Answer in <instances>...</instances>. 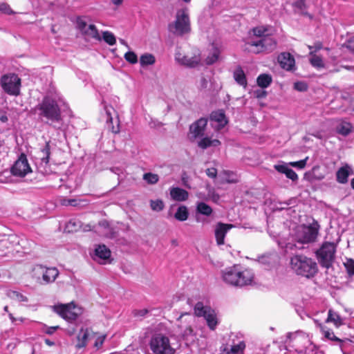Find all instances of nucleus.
<instances>
[{"instance_id": "obj_1", "label": "nucleus", "mask_w": 354, "mask_h": 354, "mask_svg": "<svg viewBox=\"0 0 354 354\" xmlns=\"http://www.w3.org/2000/svg\"><path fill=\"white\" fill-rule=\"evenodd\" d=\"M37 110L40 119L53 126L55 129H61L63 125V118L58 102L50 97L46 96L37 104Z\"/></svg>"}, {"instance_id": "obj_2", "label": "nucleus", "mask_w": 354, "mask_h": 354, "mask_svg": "<svg viewBox=\"0 0 354 354\" xmlns=\"http://www.w3.org/2000/svg\"><path fill=\"white\" fill-rule=\"evenodd\" d=\"M223 280L233 286L242 287L252 283L254 273L251 270H240L238 266L225 268L222 272Z\"/></svg>"}, {"instance_id": "obj_3", "label": "nucleus", "mask_w": 354, "mask_h": 354, "mask_svg": "<svg viewBox=\"0 0 354 354\" xmlns=\"http://www.w3.org/2000/svg\"><path fill=\"white\" fill-rule=\"evenodd\" d=\"M290 267L298 275L310 278L315 275L318 268L317 263L303 254H295L290 258Z\"/></svg>"}, {"instance_id": "obj_4", "label": "nucleus", "mask_w": 354, "mask_h": 354, "mask_svg": "<svg viewBox=\"0 0 354 354\" xmlns=\"http://www.w3.org/2000/svg\"><path fill=\"white\" fill-rule=\"evenodd\" d=\"M190 29L188 10L184 8L178 10L175 21L169 25V31L181 36L189 32Z\"/></svg>"}, {"instance_id": "obj_5", "label": "nucleus", "mask_w": 354, "mask_h": 354, "mask_svg": "<svg viewBox=\"0 0 354 354\" xmlns=\"http://www.w3.org/2000/svg\"><path fill=\"white\" fill-rule=\"evenodd\" d=\"M149 346L153 354L175 353V349L171 347L169 337L162 333H156L152 335Z\"/></svg>"}, {"instance_id": "obj_6", "label": "nucleus", "mask_w": 354, "mask_h": 354, "mask_svg": "<svg viewBox=\"0 0 354 354\" xmlns=\"http://www.w3.org/2000/svg\"><path fill=\"white\" fill-rule=\"evenodd\" d=\"M245 45L248 46L250 52L258 54L273 51L277 47V41L270 34L257 40L248 41Z\"/></svg>"}, {"instance_id": "obj_7", "label": "nucleus", "mask_w": 354, "mask_h": 354, "mask_svg": "<svg viewBox=\"0 0 354 354\" xmlns=\"http://www.w3.org/2000/svg\"><path fill=\"white\" fill-rule=\"evenodd\" d=\"M55 313L68 322H72L77 319L82 313V309L73 302L63 304H58L52 306Z\"/></svg>"}, {"instance_id": "obj_8", "label": "nucleus", "mask_w": 354, "mask_h": 354, "mask_svg": "<svg viewBox=\"0 0 354 354\" xmlns=\"http://www.w3.org/2000/svg\"><path fill=\"white\" fill-rule=\"evenodd\" d=\"M319 225L314 223L312 225H300L295 234V240L299 244L314 242L317 236Z\"/></svg>"}, {"instance_id": "obj_9", "label": "nucleus", "mask_w": 354, "mask_h": 354, "mask_svg": "<svg viewBox=\"0 0 354 354\" xmlns=\"http://www.w3.org/2000/svg\"><path fill=\"white\" fill-rule=\"evenodd\" d=\"M1 86L3 90L10 95L17 96L20 93L21 81L15 73L4 75L1 78Z\"/></svg>"}, {"instance_id": "obj_10", "label": "nucleus", "mask_w": 354, "mask_h": 354, "mask_svg": "<svg viewBox=\"0 0 354 354\" xmlns=\"http://www.w3.org/2000/svg\"><path fill=\"white\" fill-rule=\"evenodd\" d=\"M336 245L331 242H325L317 252L319 261L322 266L329 268L335 259Z\"/></svg>"}, {"instance_id": "obj_11", "label": "nucleus", "mask_w": 354, "mask_h": 354, "mask_svg": "<svg viewBox=\"0 0 354 354\" xmlns=\"http://www.w3.org/2000/svg\"><path fill=\"white\" fill-rule=\"evenodd\" d=\"M58 270L55 267H46L41 264L35 265L32 269L33 277L37 280L41 278L45 284L53 283L59 275Z\"/></svg>"}, {"instance_id": "obj_12", "label": "nucleus", "mask_w": 354, "mask_h": 354, "mask_svg": "<svg viewBox=\"0 0 354 354\" xmlns=\"http://www.w3.org/2000/svg\"><path fill=\"white\" fill-rule=\"evenodd\" d=\"M77 28L84 36L97 41L102 40L97 27L94 24L88 25L81 17L77 19Z\"/></svg>"}, {"instance_id": "obj_13", "label": "nucleus", "mask_w": 354, "mask_h": 354, "mask_svg": "<svg viewBox=\"0 0 354 354\" xmlns=\"http://www.w3.org/2000/svg\"><path fill=\"white\" fill-rule=\"evenodd\" d=\"M31 171L26 156L24 154L21 155L11 168L12 174L19 177H24Z\"/></svg>"}, {"instance_id": "obj_14", "label": "nucleus", "mask_w": 354, "mask_h": 354, "mask_svg": "<svg viewBox=\"0 0 354 354\" xmlns=\"http://www.w3.org/2000/svg\"><path fill=\"white\" fill-rule=\"evenodd\" d=\"M233 225L218 222L214 227V236L218 245L225 243V237L227 232L233 227Z\"/></svg>"}, {"instance_id": "obj_15", "label": "nucleus", "mask_w": 354, "mask_h": 354, "mask_svg": "<svg viewBox=\"0 0 354 354\" xmlns=\"http://www.w3.org/2000/svg\"><path fill=\"white\" fill-rule=\"evenodd\" d=\"M175 59L181 65L193 68L199 64L201 57L199 55H194V56L184 55L178 51L175 54Z\"/></svg>"}, {"instance_id": "obj_16", "label": "nucleus", "mask_w": 354, "mask_h": 354, "mask_svg": "<svg viewBox=\"0 0 354 354\" xmlns=\"http://www.w3.org/2000/svg\"><path fill=\"white\" fill-rule=\"evenodd\" d=\"M288 337L290 340L288 345L292 344V346H295V349L298 353H303L305 348L304 346H300L299 344L303 342H308L307 337L301 333H289Z\"/></svg>"}, {"instance_id": "obj_17", "label": "nucleus", "mask_w": 354, "mask_h": 354, "mask_svg": "<svg viewBox=\"0 0 354 354\" xmlns=\"http://www.w3.org/2000/svg\"><path fill=\"white\" fill-rule=\"evenodd\" d=\"M207 124V120L200 118L189 127V131L194 138L201 137L204 135L205 129Z\"/></svg>"}, {"instance_id": "obj_18", "label": "nucleus", "mask_w": 354, "mask_h": 354, "mask_svg": "<svg viewBox=\"0 0 354 354\" xmlns=\"http://www.w3.org/2000/svg\"><path fill=\"white\" fill-rule=\"evenodd\" d=\"M221 52V46L218 43H212L205 62L207 65L214 64L218 60Z\"/></svg>"}, {"instance_id": "obj_19", "label": "nucleus", "mask_w": 354, "mask_h": 354, "mask_svg": "<svg viewBox=\"0 0 354 354\" xmlns=\"http://www.w3.org/2000/svg\"><path fill=\"white\" fill-rule=\"evenodd\" d=\"M280 66L287 70L291 71L295 66V59L289 53H282L278 57Z\"/></svg>"}, {"instance_id": "obj_20", "label": "nucleus", "mask_w": 354, "mask_h": 354, "mask_svg": "<svg viewBox=\"0 0 354 354\" xmlns=\"http://www.w3.org/2000/svg\"><path fill=\"white\" fill-rule=\"evenodd\" d=\"M188 305L194 307V315L198 317H203L207 311L212 309L209 306H205L202 301H198L195 304L192 299L189 298L187 301Z\"/></svg>"}, {"instance_id": "obj_21", "label": "nucleus", "mask_w": 354, "mask_h": 354, "mask_svg": "<svg viewBox=\"0 0 354 354\" xmlns=\"http://www.w3.org/2000/svg\"><path fill=\"white\" fill-rule=\"evenodd\" d=\"M353 171L352 167L348 164H345L341 167L336 173L337 181L342 184H345L348 182V177L353 174Z\"/></svg>"}, {"instance_id": "obj_22", "label": "nucleus", "mask_w": 354, "mask_h": 354, "mask_svg": "<svg viewBox=\"0 0 354 354\" xmlns=\"http://www.w3.org/2000/svg\"><path fill=\"white\" fill-rule=\"evenodd\" d=\"M111 257V251L104 245H99L95 250V260H98L100 263H104L105 261Z\"/></svg>"}, {"instance_id": "obj_23", "label": "nucleus", "mask_w": 354, "mask_h": 354, "mask_svg": "<svg viewBox=\"0 0 354 354\" xmlns=\"http://www.w3.org/2000/svg\"><path fill=\"white\" fill-rule=\"evenodd\" d=\"M274 167L277 171L286 174V177L292 181H297L298 180L297 174L294 170L289 168L287 164L275 165Z\"/></svg>"}, {"instance_id": "obj_24", "label": "nucleus", "mask_w": 354, "mask_h": 354, "mask_svg": "<svg viewBox=\"0 0 354 354\" xmlns=\"http://www.w3.org/2000/svg\"><path fill=\"white\" fill-rule=\"evenodd\" d=\"M171 197L176 201H185L188 198V192L180 187H173L170 190Z\"/></svg>"}, {"instance_id": "obj_25", "label": "nucleus", "mask_w": 354, "mask_h": 354, "mask_svg": "<svg viewBox=\"0 0 354 354\" xmlns=\"http://www.w3.org/2000/svg\"><path fill=\"white\" fill-rule=\"evenodd\" d=\"M203 317L206 320L209 329L214 330L218 324V319L214 310L210 309Z\"/></svg>"}, {"instance_id": "obj_26", "label": "nucleus", "mask_w": 354, "mask_h": 354, "mask_svg": "<svg viewBox=\"0 0 354 354\" xmlns=\"http://www.w3.org/2000/svg\"><path fill=\"white\" fill-rule=\"evenodd\" d=\"M89 335L90 331L88 329L82 328L77 337L78 342L76 344V347L77 348L85 347Z\"/></svg>"}, {"instance_id": "obj_27", "label": "nucleus", "mask_w": 354, "mask_h": 354, "mask_svg": "<svg viewBox=\"0 0 354 354\" xmlns=\"http://www.w3.org/2000/svg\"><path fill=\"white\" fill-rule=\"evenodd\" d=\"M326 322L333 323L335 326L339 327L343 324V319L337 312L329 309Z\"/></svg>"}, {"instance_id": "obj_28", "label": "nucleus", "mask_w": 354, "mask_h": 354, "mask_svg": "<svg viewBox=\"0 0 354 354\" xmlns=\"http://www.w3.org/2000/svg\"><path fill=\"white\" fill-rule=\"evenodd\" d=\"M352 129L351 124L346 121H342L336 127L337 132L344 136H346L351 133Z\"/></svg>"}, {"instance_id": "obj_29", "label": "nucleus", "mask_w": 354, "mask_h": 354, "mask_svg": "<svg viewBox=\"0 0 354 354\" xmlns=\"http://www.w3.org/2000/svg\"><path fill=\"white\" fill-rule=\"evenodd\" d=\"M252 32L257 38H259V39L270 35V27L265 26L255 27L252 28Z\"/></svg>"}, {"instance_id": "obj_30", "label": "nucleus", "mask_w": 354, "mask_h": 354, "mask_svg": "<svg viewBox=\"0 0 354 354\" xmlns=\"http://www.w3.org/2000/svg\"><path fill=\"white\" fill-rule=\"evenodd\" d=\"M234 78L235 81L241 86H243L244 87L247 85V80L245 77V75L243 72V71L239 68L236 69L234 72Z\"/></svg>"}, {"instance_id": "obj_31", "label": "nucleus", "mask_w": 354, "mask_h": 354, "mask_svg": "<svg viewBox=\"0 0 354 354\" xmlns=\"http://www.w3.org/2000/svg\"><path fill=\"white\" fill-rule=\"evenodd\" d=\"M220 144L221 142L218 140H212L209 138H204L198 142V145L199 147L205 149L211 146H218Z\"/></svg>"}, {"instance_id": "obj_32", "label": "nucleus", "mask_w": 354, "mask_h": 354, "mask_svg": "<svg viewBox=\"0 0 354 354\" xmlns=\"http://www.w3.org/2000/svg\"><path fill=\"white\" fill-rule=\"evenodd\" d=\"M210 118L212 120L217 122L221 127H224L227 123L224 113L220 111L212 112Z\"/></svg>"}, {"instance_id": "obj_33", "label": "nucleus", "mask_w": 354, "mask_h": 354, "mask_svg": "<svg viewBox=\"0 0 354 354\" xmlns=\"http://www.w3.org/2000/svg\"><path fill=\"white\" fill-rule=\"evenodd\" d=\"M257 82L261 88H267L272 82V77L268 74H261L257 77Z\"/></svg>"}, {"instance_id": "obj_34", "label": "nucleus", "mask_w": 354, "mask_h": 354, "mask_svg": "<svg viewBox=\"0 0 354 354\" xmlns=\"http://www.w3.org/2000/svg\"><path fill=\"white\" fill-rule=\"evenodd\" d=\"M156 62L155 57L150 53H145L140 56V64L142 66L153 65Z\"/></svg>"}, {"instance_id": "obj_35", "label": "nucleus", "mask_w": 354, "mask_h": 354, "mask_svg": "<svg viewBox=\"0 0 354 354\" xmlns=\"http://www.w3.org/2000/svg\"><path fill=\"white\" fill-rule=\"evenodd\" d=\"M189 213L185 206H180L178 208L174 214L176 219L180 221H185L188 218Z\"/></svg>"}, {"instance_id": "obj_36", "label": "nucleus", "mask_w": 354, "mask_h": 354, "mask_svg": "<svg viewBox=\"0 0 354 354\" xmlns=\"http://www.w3.org/2000/svg\"><path fill=\"white\" fill-rule=\"evenodd\" d=\"M7 296L11 299L16 300L19 302L28 301V298L26 296L15 290H8L7 292Z\"/></svg>"}, {"instance_id": "obj_37", "label": "nucleus", "mask_w": 354, "mask_h": 354, "mask_svg": "<svg viewBox=\"0 0 354 354\" xmlns=\"http://www.w3.org/2000/svg\"><path fill=\"white\" fill-rule=\"evenodd\" d=\"M41 160L42 162L48 164L50 158V145L49 142H46L43 148L41 149Z\"/></svg>"}, {"instance_id": "obj_38", "label": "nucleus", "mask_w": 354, "mask_h": 354, "mask_svg": "<svg viewBox=\"0 0 354 354\" xmlns=\"http://www.w3.org/2000/svg\"><path fill=\"white\" fill-rule=\"evenodd\" d=\"M197 212L203 215L209 216L212 213V209L205 203L201 202L197 205Z\"/></svg>"}, {"instance_id": "obj_39", "label": "nucleus", "mask_w": 354, "mask_h": 354, "mask_svg": "<svg viewBox=\"0 0 354 354\" xmlns=\"http://www.w3.org/2000/svg\"><path fill=\"white\" fill-rule=\"evenodd\" d=\"M245 348V344L243 341L239 342L238 344L232 345L227 354H243Z\"/></svg>"}, {"instance_id": "obj_40", "label": "nucleus", "mask_w": 354, "mask_h": 354, "mask_svg": "<svg viewBox=\"0 0 354 354\" xmlns=\"http://www.w3.org/2000/svg\"><path fill=\"white\" fill-rule=\"evenodd\" d=\"M294 6L298 9L302 15H307L311 17L310 15L306 12L307 9L306 1L305 0H297L294 3Z\"/></svg>"}, {"instance_id": "obj_41", "label": "nucleus", "mask_w": 354, "mask_h": 354, "mask_svg": "<svg viewBox=\"0 0 354 354\" xmlns=\"http://www.w3.org/2000/svg\"><path fill=\"white\" fill-rule=\"evenodd\" d=\"M102 39L109 45L113 46L116 43L115 37L109 31H104L102 32Z\"/></svg>"}, {"instance_id": "obj_42", "label": "nucleus", "mask_w": 354, "mask_h": 354, "mask_svg": "<svg viewBox=\"0 0 354 354\" xmlns=\"http://www.w3.org/2000/svg\"><path fill=\"white\" fill-rule=\"evenodd\" d=\"M180 328L182 330V335L185 339H188L189 337H193L194 336V332L192 326L189 325L183 326V325H180Z\"/></svg>"}, {"instance_id": "obj_43", "label": "nucleus", "mask_w": 354, "mask_h": 354, "mask_svg": "<svg viewBox=\"0 0 354 354\" xmlns=\"http://www.w3.org/2000/svg\"><path fill=\"white\" fill-rule=\"evenodd\" d=\"M150 207L153 211L160 212L164 209L165 205L163 201L160 199L151 200Z\"/></svg>"}, {"instance_id": "obj_44", "label": "nucleus", "mask_w": 354, "mask_h": 354, "mask_svg": "<svg viewBox=\"0 0 354 354\" xmlns=\"http://www.w3.org/2000/svg\"><path fill=\"white\" fill-rule=\"evenodd\" d=\"M80 222L75 219H72L66 224V229L68 232H76L80 227Z\"/></svg>"}, {"instance_id": "obj_45", "label": "nucleus", "mask_w": 354, "mask_h": 354, "mask_svg": "<svg viewBox=\"0 0 354 354\" xmlns=\"http://www.w3.org/2000/svg\"><path fill=\"white\" fill-rule=\"evenodd\" d=\"M143 179L149 184H156L158 180L159 176L157 174L152 173H146L143 176Z\"/></svg>"}, {"instance_id": "obj_46", "label": "nucleus", "mask_w": 354, "mask_h": 354, "mask_svg": "<svg viewBox=\"0 0 354 354\" xmlns=\"http://www.w3.org/2000/svg\"><path fill=\"white\" fill-rule=\"evenodd\" d=\"M310 62L315 68H319L324 67V62L322 59L316 55H313L311 56L310 59Z\"/></svg>"}, {"instance_id": "obj_47", "label": "nucleus", "mask_w": 354, "mask_h": 354, "mask_svg": "<svg viewBox=\"0 0 354 354\" xmlns=\"http://www.w3.org/2000/svg\"><path fill=\"white\" fill-rule=\"evenodd\" d=\"M124 59L130 64H134L138 62V57L133 51H128L124 54Z\"/></svg>"}, {"instance_id": "obj_48", "label": "nucleus", "mask_w": 354, "mask_h": 354, "mask_svg": "<svg viewBox=\"0 0 354 354\" xmlns=\"http://www.w3.org/2000/svg\"><path fill=\"white\" fill-rule=\"evenodd\" d=\"M223 175L225 180L228 183H234L238 181L236 176L233 172L225 171Z\"/></svg>"}, {"instance_id": "obj_49", "label": "nucleus", "mask_w": 354, "mask_h": 354, "mask_svg": "<svg viewBox=\"0 0 354 354\" xmlns=\"http://www.w3.org/2000/svg\"><path fill=\"white\" fill-rule=\"evenodd\" d=\"M348 274L351 276L354 275V260L349 259L344 263Z\"/></svg>"}, {"instance_id": "obj_50", "label": "nucleus", "mask_w": 354, "mask_h": 354, "mask_svg": "<svg viewBox=\"0 0 354 354\" xmlns=\"http://www.w3.org/2000/svg\"><path fill=\"white\" fill-rule=\"evenodd\" d=\"M324 337L329 340L334 341L338 343H342V340L336 337L332 330H324Z\"/></svg>"}, {"instance_id": "obj_51", "label": "nucleus", "mask_w": 354, "mask_h": 354, "mask_svg": "<svg viewBox=\"0 0 354 354\" xmlns=\"http://www.w3.org/2000/svg\"><path fill=\"white\" fill-rule=\"evenodd\" d=\"M0 11L6 15H13L15 12L11 9L10 6L6 3H0Z\"/></svg>"}, {"instance_id": "obj_52", "label": "nucleus", "mask_w": 354, "mask_h": 354, "mask_svg": "<svg viewBox=\"0 0 354 354\" xmlns=\"http://www.w3.org/2000/svg\"><path fill=\"white\" fill-rule=\"evenodd\" d=\"M105 113H106V120L107 123H112V112H114V109L112 106H104Z\"/></svg>"}, {"instance_id": "obj_53", "label": "nucleus", "mask_w": 354, "mask_h": 354, "mask_svg": "<svg viewBox=\"0 0 354 354\" xmlns=\"http://www.w3.org/2000/svg\"><path fill=\"white\" fill-rule=\"evenodd\" d=\"M308 158L306 157L305 159L301 160L299 161L290 162L289 163V165L292 166V167H297L299 169H304L306 165V162H307Z\"/></svg>"}, {"instance_id": "obj_54", "label": "nucleus", "mask_w": 354, "mask_h": 354, "mask_svg": "<svg viewBox=\"0 0 354 354\" xmlns=\"http://www.w3.org/2000/svg\"><path fill=\"white\" fill-rule=\"evenodd\" d=\"M294 88L298 91H306L308 89V86L304 82H297L294 84Z\"/></svg>"}, {"instance_id": "obj_55", "label": "nucleus", "mask_w": 354, "mask_h": 354, "mask_svg": "<svg viewBox=\"0 0 354 354\" xmlns=\"http://www.w3.org/2000/svg\"><path fill=\"white\" fill-rule=\"evenodd\" d=\"M284 248H285V252H292L296 249H301L302 246H297L296 243L289 242L286 244Z\"/></svg>"}, {"instance_id": "obj_56", "label": "nucleus", "mask_w": 354, "mask_h": 354, "mask_svg": "<svg viewBox=\"0 0 354 354\" xmlns=\"http://www.w3.org/2000/svg\"><path fill=\"white\" fill-rule=\"evenodd\" d=\"M17 238L15 236H5L3 239L1 241L2 246L8 248V243L15 242Z\"/></svg>"}, {"instance_id": "obj_57", "label": "nucleus", "mask_w": 354, "mask_h": 354, "mask_svg": "<svg viewBox=\"0 0 354 354\" xmlns=\"http://www.w3.org/2000/svg\"><path fill=\"white\" fill-rule=\"evenodd\" d=\"M148 313L147 309H136L133 311V315L136 317H145Z\"/></svg>"}, {"instance_id": "obj_58", "label": "nucleus", "mask_w": 354, "mask_h": 354, "mask_svg": "<svg viewBox=\"0 0 354 354\" xmlns=\"http://www.w3.org/2000/svg\"><path fill=\"white\" fill-rule=\"evenodd\" d=\"M205 172L207 176L212 178H215L217 176V170L214 167L207 169Z\"/></svg>"}, {"instance_id": "obj_59", "label": "nucleus", "mask_w": 354, "mask_h": 354, "mask_svg": "<svg viewBox=\"0 0 354 354\" xmlns=\"http://www.w3.org/2000/svg\"><path fill=\"white\" fill-rule=\"evenodd\" d=\"M62 204L64 205L75 207L77 206L80 204V203L76 199H64Z\"/></svg>"}, {"instance_id": "obj_60", "label": "nucleus", "mask_w": 354, "mask_h": 354, "mask_svg": "<svg viewBox=\"0 0 354 354\" xmlns=\"http://www.w3.org/2000/svg\"><path fill=\"white\" fill-rule=\"evenodd\" d=\"M44 328H45V330H44V331L48 334V335H52L53 334L57 329L59 328V326H47L46 325H44Z\"/></svg>"}, {"instance_id": "obj_61", "label": "nucleus", "mask_w": 354, "mask_h": 354, "mask_svg": "<svg viewBox=\"0 0 354 354\" xmlns=\"http://www.w3.org/2000/svg\"><path fill=\"white\" fill-rule=\"evenodd\" d=\"M266 91L262 89H257L254 92V96L259 99L265 97L266 96Z\"/></svg>"}, {"instance_id": "obj_62", "label": "nucleus", "mask_w": 354, "mask_h": 354, "mask_svg": "<svg viewBox=\"0 0 354 354\" xmlns=\"http://www.w3.org/2000/svg\"><path fill=\"white\" fill-rule=\"evenodd\" d=\"M105 337V335L98 337L95 342V346L97 348H100L104 342Z\"/></svg>"}, {"instance_id": "obj_63", "label": "nucleus", "mask_w": 354, "mask_h": 354, "mask_svg": "<svg viewBox=\"0 0 354 354\" xmlns=\"http://www.w3.org/2000/svg\"><path fill=\"white\" fill-rule=\"evenodd\" d=\"M347 48L354 53V35L348 41Z\"/></svg>"}, {"instance_id": "obj_64", "label": "nucleus", "mask_w": 354, "mask_h": 354, "mask_svg": "<svg viewBox=\"0 0 354 354\" xmlns=\"http://www.w3.org/2000/svg\"><path fill=\"white\" fill-rule=\"evenodd\" d=\"M201 86L203 88H205L207 86V81L206 80V79L205 77H201Z\"/></svg>"}]
</instances>
